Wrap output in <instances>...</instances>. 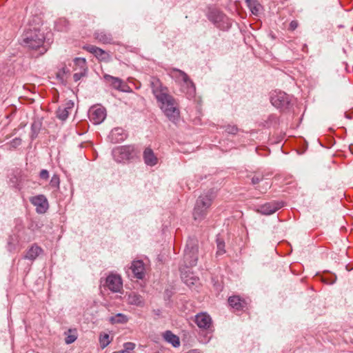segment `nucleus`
<instances>
[{
    "mask_svg": "<svg viewBox=\"0 0 353 353\" xmlns=\"http://www.w3.org/2000/svg\"><path fill=\"white\" fill-rule=\"evenodd\" d=\"M152 90L161 110L165 115L172 121L179 119L180 111L175 99L168 93V88L162 85L159 79H154L151 82Z\"/></svg>",
    "mask_w": 353,
    "mask_h": 353,
    "instance_id": "nucleus-1",
    "label": "nucleus"
},
{
    "mask_svg": "<svg viewBox=\"0 0 353 353\" xmlns=\"http://www.w3.org/2000/svg\"><path fill=\"white\" fill-rule=\"evenodd\" d=\"M21 45L25 47L36 49L41 47L44 42L45 37L39 26L29 25L21 36Z\"/></svg>",
    "mask_w": 353,
    "mask_h": 353,
    "instance_id": "nucleus-2",
    "label": "nucleus"
},
{
    "mask_svg": "<svg viewBox=\"0 0 353 353\" xmlns=\"http://www.w3.org/2000/svg\"><path fill=\"white\" fill-rule=\"evenodd\" d=\"M169 74L181 84V89L188 98H192L195 95V85L185 72L176 68H172L170 70Z\"/></svg>",
    "mask_w": 353,
    "mask_h": 353,
    "instance_id": "nucleus-3",
    "label": "nucleus"
},
{
    "mask_svg": "<svg viewBox=\"0 0 353 353\" xmlns=\"http://www.w3.org/2000/svg\"><path fill=\"white\" fill-rule=\"evenodd\" d=\"M212 199V193L201 195L197 199L193 212L194 220L200 221L205 217L208 210L211 206Z\"/></svg>",
    "mask_w": 353,
    "mask_h": 353,
    "instance_id": "nucleus-4",
    "label": "nucleus"
},
{
    "mask_svg": "<svg viewBox=\"0 0 353 353\" xmlns=\"http://www.w3.org/2000/svg\"><path fill=\"white\" fill-rule=\"evenodd\" d=\"M198 245L194 239L188 240L183 254V263L186 268L196 265L198 260Z\"/></svg>",
    "mask_w": 353,
    "mask_h": 353,
    "instance_id": "nucleus-5",
    "label": "nucleus"
},
{
    "mask_svg": "<svg viewBox=\"0 0 353 353\" xmlns=\"http://www.w3.org/2000/svg\"><path fill=\"white\" fill-rule=\"evenodd\" d=\"M271 103L281 110L288 109L292 102V97L282 91H274L270 97Z\"/></svg>",
    "mask_w": 353,
    "mask_h": 353,
    "instance_id": "nucleus-6",
    "label": "nucleus"
},
{
    "mask_svg": "<svg viewBox=\"0 0 353 353\" xmlns=\"http://www.w3.org/2000/svg\"><path fill=\"white\" fill-rule=\"evenodd\" d=\"M209 19L219 29L228 30L232 23L230 19L222 12L212 10L209 13Z\"/></svg>",
    "mask_w": 353,
    "mask_h": 353,
    "instance_id": "nucleus-7",
    "label": "nucleus"
},
{
    "mask_svg": "<svg viewBox=\"0 0 353 353\" xmlns=\"http://www.w3.org/2000/svg\"><path fill=\"white\" fill-rule=\"evenodd\" d=\"M135 155L134 148L132 145H123L115 148L112 150L114 159L119 162H125L133 158Z\"/></svg>",
    "mask_w": 353,
    "mask_h": 353,
    "instance_id": "nucleus-8",
    "label": "nucleus"
},
{
    "mask_svg": "<svg viewBox=\"0 0 353 353\" xmlns=\"http://www.w3.org/2000/svg\"><path fill=\"white\" fill-rule=\"evenodd\" d=\"M101 283L103 287L108 288V289L113 292H119L123 287L121 278L117 274H110L106 277L103 283L102 281Z\"/></svg>",
    "mask_w": 353,
    "mask_h": 353,
    "instance_id": "nucleus-9",
    "label": "nucleus"
},
{
    "mask_svg": "<svg viewBox=\"0 0 353 353\" xmlns=\"http://www.w3.org/2000/svg\"><path fill=\"white\" fill-rule=\"evenodd\" d=\"M89 119L94 125L101 123L106 117V110L102 106H93L88 112Z\"/></svg>",
    "mask_w": 353,
    "mask_h": 353,
    "instance_id": "nucleus-10",
    "label": "nucleus"
},
{
    "mask_svg": "<svg viewBox=\"0 0 353 353\" xmlns=\"http://www.w3.org/2000/svg\"><path fill=\"white\" fill-rule=\"evenodd\" d=\"M30 201L36 207V211L38 213H44L48 208V200L46 196L42 194L31 197Z\"/></svg>",
    "mask_w": 353,
    "mask_h": 353,
    "instance_id": "nucleus-11",
    "label": "nucleus"
},
{
    "mask_svg": "<svg viewBox=\"0 0 353 353\" xmlns=\"http://www.w3.org/2000/svg\"><path fill=\"white\" fill-rule=\"evenodd\" d=\"M195 323L203 330H209L212 327V319L206 312H201L195 316Z\"/></svg>",
    "mask_w": 353,
    "mask_h": 353,
    "instance_id": "nucleus-12",
    "label": "nucleus"
},
{
    "mask_svg": "<svg viewBox=\"0 0 353 353\" xmlns=\"http://www.w3.org/2000/svg\"><path fill=\"white\" fill-rule=\"evenodd\" d=\"M282 207V205L278 202L272 201L266 203L263 205H259L256 211L264 215H270Z\"/></svg>",
    "mask_w": 353,
    "mask_h": 353,
    "instance_id": "nucleus-13",
    "label": "nucleus"
},
{
    "mask_svg": "<svg viewBox=\"0 0 353 353\" xmlns=\"http://www.w3.org/2000/svg\"><path fill=\"white\" fill-rule=\"evenodd\" d=\"M130 269L133 274L134 278L137 279H143L145 276V265L142 261H134Z\"/></svg>",
    "mask_w": 353,
    "mask_h": 353,
    "instance_id": "nucleus-14",
    "label": "nucleus"
},
{
    "mask_svg": "<svg viewBox=\"0 0 353 353\" xmlns=\"http://www.w3.org/2000/svg\"><path fill=\"white\" fill-rule=\"evenodd\" d=\"M228 303L236 311L243 310L247 308L248 304L245 299H241L239 296H230Z\"/></svg>",
    "mask_w": 353,
    "mask_h": 353,
    "instance_id": "nucleus-15",
    "label": "nucleus"
},
{
    "mask_svg": "<svg viewBox=\"0 0 353 353\" xmlns=\"http://www.w3.org/2000/svg\"><path fill=\"white\" fill-rule=\"evenodd\" d=\"M127 302L130 305L140 307H143L145 305L143 297L135 292H131L128 294Z\"/></svg>",
    "mask_w": 353,
    "mask_h": 353,
    "instance_id": "nucleus-16",
    "label": "nucleus"
},
{
    "mask_svg": "<svg viewBox=\"0 0 353 353\" xmlns=\"http://www.w3.org/2000/svg\"><path fill=\"white\" fill-rule=\"evenodd\" d=\"M74 103L71 101H68L63 106H60L57 111V117L62 120L65 121L70 111L72 109Z\"/></svg>",
    "mask_w": 353,
    "mask_h": 353,
    "instance_id": "nucleus-17",
    "label": "nucleus"
},
{
    "mask_svg": "<svg viewBox=\"0 0 353 353\" xmlns=\"http://www.w3.org/2000/svg\"><path fill=\"white\" fill-rule=\"evenodd\" d=\"M143 157L145 163L149 166H154L157 164L158 159L152 149L147 148L143 151Z\"/></svg>",
    "mask_w": 353,
    "mask_h": 353,
    "instance_id": "nucleus-18",
    "label": "nucleus"
},
{
    "mask_svg": "<svg viewBox=\"0 0 353 353\" xmlns=\"http://www.w3.org/2000/svg\"><path fill=\"white\" fill-rule=\"evenodd\" d=\"M181 272V279L183 282L190 288L196 286L199 283V279L188 273V272H183V270L180 267Z\"/></svg>",
    "mask_w": 353,
    "mask_h": 353,
    "instance_id": "nucleus-19",
    "label": "nucleus"
},
{
    "mask_svg": "<svg viewBox=\"0 0 353 353\" xmlns=\"http://www.w3.org/2000/svg\"><path fill=\"white\" fill-rule=\"evenodd\" d=\"M104 79L107 82L110 83L114 88L121 91H125L124 88L125 85L123 84L122 80L119 78L114 77L109 74H105L104 75Z\"/></svg>",
    "mask_w": 353,
    "mask_h": 353,
    "instance_id": "nucleus-20",
    "label": "nucleus"
},
{
    "mask_svg": "<svg viewBox=\"0 0 353 353\" xmlns=\"http://www.w3.org/2000/svg\"><path fill=\"white\" fill-rule=\"evenodd\" d=\"M94 38L102 43H110L112 41V37L110 33L105 31H97L94 33Z\"/></svg>",
    "mask_w": 353,
    "mask_h": 353,
    "instance_id": "nucleus-21",
    "label": "nucleus"
},
{
    "mask_svg": "<svg viewBox=\"0 0 353 353\" xmlns=\"http://www.w3.org/2000/svg\"><path fill=\"white\" fill-rule=\"evenodd\" d=\"M8 250L10 252L20 250L19 239L18 235L14 234L9 236L8 241Z\"/></svg>",
    "mask_w": 353,
    "mask_h": 353,
    "instance_id": "nucleus-22",
    "label": "nucleus"
},
{
    "mask_svg": "<svg viewBox=\"0 0 353 353\" xmlns=\"http://www.w3.org/2000/svg\"><path fill=\"white\" fill-rule=\"evenodd\" d=\"M163 339L168 343L172 344L174 347H178L180 345L179 338L174 334L171 331H166L163 334Z\"/></svg>",
    "mask_w": 353,
    "mask_h": 353,
    "instance_id": "nucleus-23",
    "label": "nucleus"
},
{
    "mask_svg": "<svg viewBox=\"0 0 353 353\" xmlns=\"http://www.w3.org/2000/svg\"><path fill=\"white\" fill-rule=\"evenodd\" d=\"M42 252V249L37 245H33L28 250L25 259L34 260Z\"/></svg>",
    "mask_w": 353,
    "mask_h": 353,
    "instance_id": "nucleus-24",
    "label": "nucleus"
},
{
    "mask_svg": "<svg viewBox=\"0 0 353 353\" xmlns=\"http://www.w3.org/2000/svg\"><path fill=\"white\" fill-rule=\"evenodd\" d=\"M73 70L74 71H88L86 60L85 58L77 57L74 59Z\"/></svg>",
    "mask_w": 353,
    "mask_h": 353,
    "instance_id": "nucleus-25",
    "label": "nucleus"
},
{
    "mask_svg": "<svg viewBox=\"0 0 353 353\" xmlns=\"http://www.w3.org/2000/svg\"><path fill=\"white\" fill-rule=\"evenodd\" d=\"M245 2L251 12L258 15L261 8L260 3L256 0H246Z\"/></svg>",
    "mask_w": 353,
    "mask_h": 353,
    "instance_id": "nucleus-26",
    "label": "nucleus"
},
{
    "mask_svg": "<svg viewBox=\"0 0 353 353\" xmlns=\"http://www.w3.org/2000/svg\"><path fill=\"white\" fill-rule=\"evenodd\" d=\"M110 137L112 141L116 142L124 140L125 136L123 134V129L119 128L113 129L110 132Z\"/></svg>",
    "mask_w": 353,
    "mask_h": 353,
    "instance_id": "nucleus-27",
    "label": "nucleus"
},
{
    "mask_svg": "<svg viewBox=\"0 0 353 353\" xmlns=\"http://www.w3.org/2000/svg\"><path fill=\"white\" fill-rule=\"evenodd\" d=\"M110 321L114 323H124L128 321V318L125 315L119 313L114 316H112L110 318Z\"/></svg>",
    "mask_w": 353,
    "mask_h": 353,
    "instance_id": "nucleus-28",
    "label": "nucleus"
},
{
    "mask_svg": "<svg viewBox=\"0 0 353 353\" xmlns=\"http://www.w3.org/2000/svg\"><path fill=\"white\" fill-rule=\"evenodd\" d=\"M70 70L66 67H63L60 69L57 73V77L61 82H65L67 80L68 75L69 74Z\"/></svg>",
    "mask_w": 353,
    "mask_h": 353,
    "instance_id": "nucleus-29",
    "label": "nucleus"
},
{
    "mask_svg": "<svg viewBox=\"0 0 353 353\" xmlns=\"http://www.w3.org/2000/svg\"><path fill=\"white\" fill-rule=\"evenodd\" d=\"M111 342V339H110V335L108 334L104 333L100 334L99 336V343L100 346L102 349L107 347Z\"/></svg>",
    "mask_w": 353,
    "mask_h": 353,
    "instance_id": "nucleus-30",
    "label": "nucleus"
},
{
    "mask_svg": "<svg viewBox=\"0 0 353 353\" xmlns=\"http://www.w3.org/2000/svg\"><path fill=\"white\" fill-rule=\"evenodd\" d=\"M94 56L99 60L108 61L110 60V55L105 50L98 48Z\"/></svg>",
    "mask_w": 353,
    "mask_h": 353,
    "instance_id": "nucleus-31",
    "label": "nucleus"
},
{
    "mask_svg": "<svg viewBox=\"0 0 353 353\" xmlns=\"http://www.w3.org/2000/svg\"><path fill=\"white\" fill-rule=\"evenodd\" d=\"M216 246H217V251L216 254L218 255H222L225 252V243L223 240H221L219 238H217L216 239Z\"/></svg>",
    "mask_w": 353,
    "mask_h": 353,
    "instance_id": "nucleus-32",
    "label": "nucleus"
},
{
    "mask_svg": "<svg viewBox=\"0 0 353 353\" xmlns=\"http://www.w3.org/2000/svg\"><path fill=\"white\" fill-rule=\"evenodd\" d=\"M60 183L59 177L57 174H54L50 180V185L54 188H59Z\"/></svg>",
    "mask_w": 353,
    "mask_h": 353,
    "instance_id": "nucleus-33",
    "label": "nucleus"
},
{
    "mask_svg": "<svg viewBox=\"0 0 353 353\" xmlns=\"http://www.w3.org/2000/svg\"><path fill=\"white\" fill-rule=\"evenodd\" d=\"M135 346L136 345L134 343L127 342L123 344L124 349L122 350L124 351V353L130 352V351H132L135 348Z\"/></svg>",
    "mask_w": 353,
    "mask_h": 353,
    "instance_id": "nucleus-34",
    "label": "nucleus"
},
{
    "mask_svg": "<svg viewBox=\"0 0 353 353\" xmlns=\"http://www.w3.org/2000/svg\"><path fill=\"white\" fill-rule=\"evenodd\" d=\"M87 71H77L73 75V79L75 82L79 81L82 77L86 75Z\"/></svg>",
    "mask_w": 353,
    "mask_h": 353,
    "instance_id": "nucleus-35",
    "label": "nucleus"
},
{
    "mask_svg": "<svg viewBox=\"0 0 353 353\" xmlns=\"http://www.w3.org/2000/svg\"><path fill=\"white\" fill-rule=\"evenodd\" d=\"M238 128L236 125H228L225 127V131L230 134H236L238 132Z\"/></svg>",
    "mask_w": 353,
    "mask_h": 353,
    "instance_id": "nucleus-36",
    "label": "nucleus"
},
{
    "mask_svg": "<svg viewBox=\"0 0 353 353\" xmlns=\"http://www.w3.org/2000/svg\"><path fill=\"white\" fill-rule=\"evenodd\" d=\"M21 144V139L19 138H15L9 143V147L16 148Z\"/></svg>",
    "mask_w": 353,
    "mask_h": 353,
    "instance_id": "nucleus-37",
    "label": "nucleus"
},
{
    "mask_svg": "<svg viewBox=\"0 0 353 353\" xmlns=\"http://www.w3.org/2000/svg\"><path fill=\"white\" fill-rule=\"evenodd\" d=\"M98 48H99L98 47H97L95 46H92V45H88V46H85L83 47V49H85L88 52L93 54L94 55L96 54Z\"/></svg>",
    "mask_w": 353,
    "mask_h": 353,
    "instance_id": "nucleus-38",
    "label": "nucleus"
},
{
    "mask_svg": "<svg viewBox=\"0 0 353 353\" xmlns=\"http://www.w3.org/2000/svg\"><path fill=\"white\" fill-rule=\"evenodd\" d=\"M77 339V336L75 335H73V334H68L65 339V343L66 344H71L73 342H74Z\"/></svg>",
    "mask_w": 353,
    "mask_h": 353,
    "instance_id": "nucleus-39",
    "label": "nucleus"
},
{
    "mask_svg": "<svg viewBox=\"0 0 353 353\" xmlns=\"http://www.w3.org/2000/svg\"><path fill=\"white\" fill-rule=\"evenodd\" d=\"M39 176L41 179L48 180L49 178V172L47 170H42L40 172Z\"/></svg>",
    "mask_w": 353,
    "mask_h": 353,
    "instance_id": "nucleus-40",
    "label": "nucleus"
},
{
    "mask_svg": "<svg viewBox=\"0 0 353 353\" xmlns=\"http://www.w3.org/2000/svg\"><path fill=\"white\" fill-rule=\"evenodd\" d=\"M263 179V176L261 175H255L252 178V183L253 185L259 183Z\"/></svg>",
    "mask_w": 353,
    "mask_h": 353,
    "instance_id": "nucleus-41",
    "label": "nucleus"
},
{
    "mask_svg": "<svg viewBox=\"0 0 353 353\" xmlns=\"http://www.w3.org/2000/svg\"><path fill=\"white\" fill-rule=\"evenodd\" d=\"M298 27L297 21H292L289 26V30H294Z\"/></svg>",
    "mask_w": 353,
    "mask_h": 353,
    "instance_id": "nucleus-42",
    "label": "nucleus"
},
{
    "mask_svg": "<svg viewBox=\"0 0 353 353\" xmlns=\"http://www.w3.org/2000/svg\"><path fill=\"white\" fill-rule=\"evenodd\" d=\"M336 280V276L334 275V279H330H330H323V281L325 283H326V284H330H330H334L335 283Z\"/></svg>",
    "mask_w": 353,
    "mask_h": 353,
    "instance_id": "nucleus-43",
    "label": "nucleus"
},
{
    "mask_svg": "<svg viewBox=\"0 0 353 353\" xmlns=\"http://www.w3.org/2000/svg\"><path fill=\"white\" fill-rule=\"evenodd\" d=\"M188 353H201L198 350H191Z\"/></svg>",
    "mask_w": 353,
    "mask_h": 353,
    "instance_id": "nucleus-44",
    "label": "nucleus"
},
{
    "mask_svg": "<svg viewBox=\"0 0 353 353\" xmlns=\"http://www.w3.org/2000/svg\"><path fill=\"white\" fill-rule=\"evenodd\" d=\"M112 353H124V351H123V350L116 351V352H114Z\"/></svg>",
    "mask_w": 353,
    "mask_h": 353,
    "instance_id": "nucleus-45",
    "label": "nucleus"
},
{
    "mask_svg": "<svg viewBox=\"0 0 353 353\" xmlns=\"http://www.w3.org/2000/svg\"><path fill=\"white\" fill-rule=\"evenodd\" d=\"M62 22H63V23H66V21H65V20H64V19H60V20L59 21V23H62Z\"/></svg>",
    "mask_w": 353,
    "mask_h": 353,
    "instance_id": "nucleus-46",
    "label": "nucleus"
},
{
    "mask_svg": "<svg viewBox=\"0 0 353 353\" xmlns=\"http://www.w3.org/2000/svg\"><path fill=\"white\" fill-rule=\"evenodd\" d=\"M58 26H59V25H58V23H57V25H56L57 29L58 30H62V29L59 28Z\"/></svg>",
    "mask_w": 353,
    "mask_h": 353,
    "instance_id": "nucleus-47",
    "label": "nucleus"
}]
</instances>
